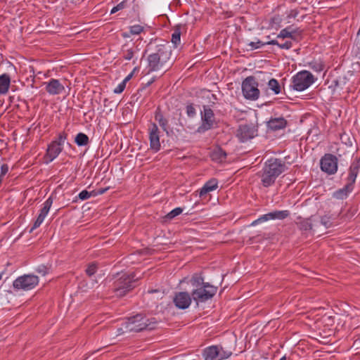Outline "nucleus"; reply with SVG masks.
Listing matches in <instances>:
<instances>
[{"instance_id":"obj_1","label":"nucleus","mask_w":360,"mask_h":360,"mask_svg":"<svg viewBox=\"0 0 360 360\" xmlns=\"http://www.w3.org/2000/svg\"><path fill=\"white\" fill-rule=\"evenodd\" d=\"M150 51L147 57V74L153 72H165L171 66L172 50L167 42L155 39L147 46Z\"/></svg>"},{"instance_id":"obj_2","label":"nucleus","mask_w":360,"mask_h":360,"mask_svg":"<svg viewBox=\"0 0 360 360\" xmlns=\"http://www.w3.org/2000/svg\"><path fill=\"white\" fill-rule=\"evenodd\" d=\"M286 166L280 159L268 160L261 171L259 176L263 186L269 187L274 184L276 179L285 172Z\"/></svg>"},{"instance_id":"obj_3","label":"nucleus","mask_w":360,"mask_h":360,"mask_svg":"<svg viewBox=\"0 0 360 360\" xmlns=\"http://www.w3.org/2000/svg\"><path fill=\"white\" fill-rule=\"evenodd\" d=\"M138 280L134 274H123L113 283L112 291L117 297H123L127 292L135 288Z\"/></svg>"},{"instance_id":"obj_4","label":"nucleus","mask_w":360,"mask_h":360,"mask_svg":"<svg viewBox=\"0 0 360 360\" xmlns=\"http://www.w3.org/2000/svg\"><path fill=\"white\" fill-rule=\"evenodd\" d=\"M151 322L146 316L138 314L134 316L129 317L127 321L124 322V328L127 331L138 333L143 330H152L154 328L151 326Z\"/></svg>"},{"instance_id":"obj_5","label":"nucleus","mask_w":360,"mask_h":360,"mask_svg":"<svg viewBox=\"0 0 360 360\" xmlns=\"http://www.w3.org/2000/svg\"><path fill=\"white\" fill-rule=\"evenodd\" d=\"M314 82L313 75L309 71L302 70L292 77L290 86L295 91H302L309 88Z\"/></svg>"},{"instance_id":"obj_6","label":"nucleus","mask_w":360,"mask_h":360,"mask_svg":"<svg viewBox=\"0 0 360 360\" xmlns=\"http://www.w3.org/2000/svg\"><path fill=\"white\" fill-rule=\"evenodd\" d=\"M242 91L246 99L256 101L259 98L260 91L258 89V82L255 77L249 76L243 81Z\"/></svg>"},{"instance_id":"obj_7","label":"nucleus","mask_w":360,"mask_h":360,"mask_svg":"<svg viewBox=\"0 0 360 360\" xmlns=\"http://www.w3.org/2000/svg\"><path fill=\"white\" fill-rule=\"evenodd\" d=\"M217 291V287L210 285V283L204 284L193 290L191 292L192 298L197 302H205L212 298Z\"/></svg>"},{"instance_id":"obj_8","label":"nucleus","mask_w":360,"mask_h":360,"mask_svg":"<svg viewBox=\"0 0 360 360\" xmlns=\"http://www.w3.org/2000/svg\"><path fill=\"white\" fill-rule=\"evenodd\" d=\"M201 120L202 123L196 131L198 133L202 134L213 128L215 118L214 112L210 107L203 106V111L201 112Z\"/></svg>"},{"instance_id":"obj_9","label":"nucleus","mask_w":360,"mask_h":360,"mask_svg":"<svg viewBox=\"0 0 360 360\" xmlns=\"http://www.w3.org/2000/svg\"><path fill=\"white\" fill-rule=\"evenodd\" d=\"M39 283V278L34 275H24L16 278L13 283L15 289L29 290L34 288Z\"/></svg>"},{"instance_id":"obj_10","label":"nucleus","mask_w":360,"mask_h":360,"mask_svg":"<svg viewBox=\"0 0 360 360\" xmlns=\"http://www.w3.org/2000/svg\"><path fill=\"white\" fill-rule=\"evenodd\" d=\"M320 165L323 172L333 174L338 169V159L334 155L328 153L321 159Z\"/></svg>"},{"instance_id":"obj_11","label":"nucleus","mask_w":360,"mask_h":360,"mask_svg":"<svg viewBox=\"0 0 360 360\" xmlns=\"http://www.w3.org/2000/svg\"><path fill=\"white\" fill-rule=\"evenodd\" d=\"M257 129L252 124H241L236 131V136L242 143L246 142L257 136Z\"/></svg>"},{"instance_id":"obj_12","label":"nucleus","mask_w":360,"mask_h":360,"mask_svg":"<svg viewBox=\"0 0 360 360\" xmlns=\"http://www.w3.org/2000/svg\"><path fill=\"white\" fill-rule=\"evenodd\" d=\"M148 134L150 141V148L154 151L158 152L160 149V130L155 123H151L148 127Z\"/></svg>"},{"instance_id":"obj_13","label":"nucleus","mask_w":360,"mask_h":360,"mask_svg":"<svg viewBox=\"0 0 360 360\" xmlns=\"http://www.w3.org/2000/svg\"><path fill=\"white\" fill-rule=\"evenodd\" d=\"M290 215L288 210H276L271 212H269L266 214H263L257 219L253 221L251 226H256L257 224L264 222L270 219H284Z\"/></svg>"},{"instance_id":"obj_14","label":"nucleus","mask_w":360,"mask_h":360,"mask_svg":"<svg viewBox=\"0 0 360 360\" xmlns=\"http://www.w3.org/2000/svg\"><path fill=\"white\" fill-rule=\"evenodd\" d=\"M52 204H53V199H52V197L50 196L43 203V207L40 210L39 214L37 218L34 221V224L30 230V233H32L34 229H37L38 227H39L41 226V224L43 223L45 217L48 214Z\"/></svg>"},{"instance_id":"obj_15","label":"nucleus","mask_w":360,"mask_h":360,"mask_svg":"<svg viewBox=\"0 0 360 360\" xmlns=\"http://www.w3.org/2000/svg\"><path fill=\"white\" fill-rule=\"evenodd\" d=\"M46 92L52 96L58 95L65 91V86L57 79H51L49 82H44Z\"/></svg>"},{"instance_id":"obj_16","label":"nucleus","mask_w":360,"mask_h":360,"mask_svg":"<svg viewBox=\"0 0 360 360\" xmlns=\"http://www.w3.org/2000/svg\"><path fill=\"white\" fill-rule=\"evenodd\" d=\"M173 300L176 307L185 309L190 306L191 297L187 292H179L176 293Z\"/></svg>"},{"instance_id":"obj_17","label":"nucleus","mask_w":360,"mask_h":360,"mask_svg":"<svg viewBox=\"0 0 360 360\" xmlns=\"http://www.w3.org/2000/svg\"><path fill=\"white\" fill-rule=\"evenodd\" d=\"M302 33V31L300 29H293L291 26H289L281 30L277 38H290L292 40L297 41L301 37Z\"/></svg>"},{"instance_id":"obj_18","label":"nucleus","mask_w":360,"mask_h":360,"mask_svg":"<svg viewBox=\"0 0 360 360\" xmlns=\"http://www.w3.org/2000/svg\"><path fill=\"white\" fill-rule=\"evenodd\" d=\"M359 169H360V159H356L352 163V165L349 167V175L347 177V184H351V186H354V184L355 183Z\"/></svg>"},{"instance_id":"obj_19","label":"nucleus","mask_w":360,"mask_h":360,"mask_svg":"<svg viewBox=\"0 0 360 360\" xmlns=\"http://www.w3.org/2000/svg\"><path fill=\"white\" fill-rule=\"evenodd\" d=\"M63 147H61L56 142H52L48 146L46 151V157L49 158L51 162L56 159L59 154L62 152Z\"/></svg>"},{"instance_id":"obj_20","label":"nucleus","mask_w":360,"mask_h":360,"mask_svg":"<svg viewBox=\"0 0 360 360\" xmlns=\"http://www.w3.org/2000/svg\"><path fill=\"white\" fill-rule=\"evenodd\" d=\"M155 120L158 122L162 129L168 134L169 129V121L165 117L159 107L155 112Z\"/></svg>"},{"instance_id":"obj_21","label":"nucleus","mask_w":360,"mask_h":360,"mask_svg":"<svg viewBox=\"0 0 360 360\" xmlns=\"http://www.w3.org/2000/svg\"><path fill=\"white\" fill-rule=\"evenodd\" d=\"M202 354L204 360H219V346L212 345L205 348Z\"/></svg>"},{"instance_id":"obj_22","label":"nucleus","mask_w":360,"mask_h":360,"mask_svg":"<svg viewBox=\"0 0 360 360\" xmlns=\"http://www.w3.org/2000/svg\"><path fill=\"white\" fill-rule=\"evenodd\" d=\"M287 125V121L283 117L271 118L268 122V127L273 130L277 131L283 129Z\"/></svg>"},{"instance_id":"obj_23","label":"nucleus","mask_w":360,"mask_h":360,"mask_svg":"<svg viewBox=\"0 0 360 360\" xmlns=\"http://www.w3.org/2000/svg\"><path fill=\"white\" fill-rule=\"evenodd\" d=\"M218 187V181L216 179H211L207 181L199 191V196L202 197L207 193L217 189Z\"/></svg>"},{"instance_id":"obj_24","label":"nucleus","mask_w":360,"mask_h":360,"mask_svg":"<svg viewBox=\"0 0 360 360\" xmlns=\"http://www.w3.org/2000/svg\"><path fill=\"white\" fill-rule=\"evenodd\" d=\"M353 188L354 186H351V184L347 183L342 188L334 192L333 197L336 199L343 200L347 197L348 194L352 191Z\"/></svg>"},{"instance_id":"obj_25","label":"nucleus","mask_w":360,"mask_h":360,"mask_svg":"<svg viewBox=\"0 0 360 360\" xmlns=\"http://www.w3.org/2000/svg\"><path fill=\"white\" fill-rule=\"evenodd\" d=\"M11 84V77L8 74L0 75V94L8 93Z\"/></svg>"},{"instance_id":"obj_26","label":"nucleus","mask_w":360,"mask_h":360,"mask_svg":"<svg viewBox=\"0 0 360 360\" xmlns=\"http://www.w3.org/2000/svg\"><path fill=\"white\" fill-rule=\"evenodd\" d=\"M312 221V217L306 219L300 218V221L297 222V225L302 231H311L313 229Z\"/></svg>"},{"instance_id":"obj_27","label":"nucleus","mask_w":360,"mask_h":360,"mask_svg":"<svg viewBox=\"0 0 360 360\" xmlns=\"http://www.w3.org/2000/svg\"><path fill=\"white\" fill-rule=\"evenodd\" d=\"M135 48L134 46L129 47L127 44H124L122 49V57L127 60L133 58L135 53Z\"/></svg>"},{"instance_id":"obj_28","label":"nucleus","mask_w":360,"mask_h":360,"mask_svg":"<svg viewBox=\"0 0 360 360\" xmlns=\"http://www.w3.org/2000/svg\"><path fill=\"white\" fill-rule=\"evenodd\" d=\"M75 142L78 146H84L88 145L89 139L86 134L80 132L77 134Z\"/></svg>"},{"instance_id":"obj_29","label":"nucleus","mask_w":360,"mask_h":360,"mask_svg":"<svg viewBox=\"0 0 360 360\" xmlns=\"http://www.w3.org/2000/svg\"><path fill=\"white\" fill-rule=\"evenodd\" d=\"M191 283L193 286L198 288L201 286H204V284H206L207 283L204 282V278L202 276L194 274L191 279Z\"/></svg>"},{"instance_id":"obj_30","label":"nucleus","mask_w":360,"mask_h":360,"mask_svg":"<svg viewBox=\"0 0 360 360\" xmlns=\"http://www.w3.org/2000/svg\"><path fill=\"white\" fill-rule=\"evenodd\" d=\"M181 39V30L180 26L177 25L174 27V32L172 34V42L176 46L180 43Z\"/></svg>"},{"instance_id":"obj_31","label":"nucleus","mask_w":360,"mask_h":360,"mask_svg":"<svg viewBox=\"0 0 360 360\" xmlns=\"http://www.w3.org/2000/svg\"><path fill=\"white\" fill-rule=\"evenodd\" d=\"M266 44L268 45H276L278 46L279 48L282 49H290L292 46V44L290 41H286L285 43H283V44H280L278 43V41L277 40H271V41H268L266 42Z\"/></svg>"},{"instance_id":"obj_32","label":"nucleus","mask_w":360,"mask_h":360,"mask_svg":"<svg viewBox=\"0 0 360 360\" xmlns=\"http://www.w3.org/2000/svg\"><path fill=\"white\" fill-rule=\"evenodd\" d=\"M309 67L316 72H320L323 70L324 65L321 60H312L309 63Z\"/></svg>"},{"instance_id":"obj_33","label":"nucleus","mask_w":360,"mask_h":360,"mask_svg":"<svg viewBox=\"0 0 360 360\" xmlns=\"http://www.w3.org/2000/svg\"><path fill=\"white\" fill-rule=\"evenodd\" d=\"M268 86L275 94H278L281 92V86L276 79H271L268 82Z\"/></svg>"},{"instance_id":"obj_34","label":"nucleus","mask_w":360,"mask_h":360,"mask_svg":"<svg viewBox=\"0 0 360 360\" xmlns=\"http://www.w3.org/2000/svg\"><path fill=\"white\" fill-rule=\"evenodd\" d=\"M98 264L96 262H91L88 264L85 271L89 276H91L96 274Z\"/></svg>"},{"instance_id":"obj_35","label":"nucleus","mask_w":360,"mask_h":360,"mask_svg":"<svg viewBox=\"0 0 360 360\" xmlns=\"http://www.w3.org/2000/svg\"><path fill=\"white\" fill-rule=\"evenodd\" d=\"M267 41L263 42L259 39H257L256 41H251L248 44V46L250 47L249 50H255L262 47L263 46L266 44Z\"/></svg>"},{"instance_id":"obj_36","label":"nucleus","mask_w":360,"mask_h":360,"mask_svg":"<svg viewBox=\"0 0 360 360\" xmlns=\"http://www.w3.org/2000/svg\"><path fill=\"white\" fill-rule=\"evenodd\" d=\"M67 139L68 134L65 131H62L58 134V138L52 142H56L60 146L63 147Z\"/></svg>"},{"instance_id":"obj_37","label":"nucleus","mask_w":360,"mask_h":360,"mask_svg":"<svg viewBox=\"0 0 360 360\" xmlns=\"http://www.w3.org/2000/svg\"><path fill=\"white\" fill-rule=\"evenodd\" d=\"M219 359L222 360L230 357L232 354V352L230 350H226L222 347L219 346Z\"/></svg>"},{"instance_id":"obj_38","label":"nucleus","mask_w":360,"mask_h":360,"mask_svg":"<svg viewBox=\"0 0 360 360\" xmlns=\"http://www.w3.org/2000/svg\"><path fill=\"white\" fill-rule=\"evenodd\" d=\"M144 27L140 25H134L129 27L130 34L135 35L139 34L143 32Z\"/></svg>"},{"instance_id":"obj_39","label":"nucleus","mask_w":360,"mask_h":360,"mask_svg":"<svg viewBox=\"0 0 360 360\" xmlns=\"http://www.w3.org/2000/svg\"><path fill=\"white\" fill-rule=\"evenodd\" d=\"M183 212V210L182 208L181 207H176L174 210H172L171 212H169L166 216H165V218L168 219H174L175 217L179 215L180 214H181Z\"/></svg>"},{"instance_id":"obj_40","label":"nucleus","mask_w":360,"mask_h":360,"mask_svg":"<svg viewBox=\"0 0 360 360\" xmlns=\"http://www.w3.org/2000/svg\"><path fill=\"white\" fill-rule=\"evenodd\" d=\"M281 22V18L278 15H275L272 16L269 20V26L271 28H274L276 26H278Z\"/></svg>"},{"instance_id":"obj_41","label":"nucleus","mask_w":360,"mask_h":360,"mask_svg":"<svg viewBox=\"0 0 360 360\" xmlns=\"http://www.w3.org/2000/svg\"><path fill=\"white\" fill-rule=\"evenodd\" d=\"M127 0H124L120 4H118L116 6L113 7L110 11V13H115L118 11L124 9L127 6Z\"/></svg>"},{"instance_id":"obj_42","label":"nucleus","mask_w":360,"mask_h":360,"mask_svg":"<svg viewBox=\"0 0 360 360\" xmlns=\"http://www.w3.org/2000/svg\"><path fill=\"white\" fill-rule=\"evenodd\" d=\"M186 109L188 117H193L196 115V111L193 104L187 105Z\"/></svg>"},{"instance_id":"obj_43","label":"nucleus","mask_w":360,"mask_h":360,"mask_svg":"<svg viewBox=\"0 0 360 360\" xmlns=\"http://www.w3.org/2000/svg\"><path fill=\"white\" fill-rule=\"evenodd\" d=\"M91 196H93V191L89 192L86 190L81 191L79 194V198L82 200L89 199Z\"/></svg>"},{"instance_id":"obj_44","label":"nucleus","mask_w":360,"mask_h":360,"mask_svg":"<svg viewBox=\"0 0 360 360\" xmlns=\"http://www.w3.org/2000/svg\"><path fill=\"white\" fill-rule=\"evenodd\" d=\"M321 223L326 228L330 227L333 225V223L330 221V217L326 215L321 217Z\"/></svg>"},{"instance_id":"obj_45","label":"nucleus","mask_w":360,"mask_h":360,"mask_svg":"<svg viewBox=\"0 0 360 360\" xmlns=\"http://www.w3.org/2000/svg\"><path fill=\"white\" fill-rule=\"evenodd\" d=\"M9 169L7 164H3L0 166V179L3 181L4 176L8 173Z\"/></svg>"},{"instance_id":"obj_46","label":"nucleus","mask_w":360,"mask_h":360,"mask_svg":"<svg viewBox=\"0 0 360 360\" xmlns=\"http://www.w3.org/2000/svg\"><path fill=\"white\" fill-rule=\"evenodd\" d=\"M126 84L125 82H122L118 86L114 89L115 94H121L125 89Z\"/></svg>"},{"instance_id":"obj_47","label":"nucleus","mask_w":360,"mask_h":360,"mask_svg":"<svg viewBox=\"0 0 360 360\" xmlns=\"http://www.w3.org/2000/svg\"><path fill=\"white\" fill-rule=\"evenodd\" d=\"M37 272L42 276H45L48 273V268L44 265L39 266L37 269Z\"/></svg>"},{"instance_id":"obj_48","label":"nucleus","mask_w":360,"mask_h":360,"mask_svg":"<svg viewBox=\"0 0 360 360\" xmlns=\"http://www.w3.org/2000/svg\"><path fill=\"white\" fill-rule=\"evenodd\" d=\"M108 190V188H100L97 191H93V196H96L97 195H102L105 193V191Z\"/></svg>"},{"instance_id":"obj_49","label":"nucleus","mask_w":360,"mask_h":360,"mask_svg":"<svg viewBox=\"0 0 360 360\" xmlns=\"http://www.w3.org/2000/svg\"><path fill=\"white\" fill-rule=\"evenodd\" d=\"M138 70H139V68H137V67L134 68L133 71L125 77V79L123 80V82H125V84H127V82L131 79L134 73Z\"/></svg>"},{"instance_id":"obj_50","label":"nucleus","mask_w":360,"mask_h":360,"mask_svg":"<svg viewBox=\"0 0 360 360\" xmlns=\"http://www.w3.org/2000/svg\"><path fill=\"white\" fill-rule=\"evenodd\" d=\"M155 80V77H153L152 78L150 81H148L146 84V86H149L151 84H153Z\"/></svg>"},{"instance_id":"obj_51","label":"nucleus","mask_w":360,"mask_h":360,"mask_svg":"<svg viewBox=\"0 0 360 360\" xmlns=\"http://www.w3.org/2000/svg\"><path fill=\"white\" fill-rule=\"evenodd\" d=\"M122 36H123L124 37H129V36H130V33H129V34H127V33H123V34H122Z\"/></svg>"},{"instance_id":"obj_52","label":"nucleus","mask_w":360,"mask_h":360,"mask_svg":"<svg viewBox=\"0 0 360 360\" xmlns=\"http://www.w3.org/2000/svg\"><path fill=\"white\" fill-rule=\"evenodd\" d=\"M118 332H119V334H121L122 333H123V332H122V328H120V329L118 330Z\"/></svg>"},{"instance_id":"obj_53","label":"nucleus","mask_w":360,"mask_h":360,"mask_svg":"<svg viewBox=\"0 0 360 360\" xmlns=\"http://www.w3.org/2000/svg\"><path fill=\"white\" fill-rule=\"evenodd\" d=\"M280 360H286L285 356H283Z\"/></svg>"}]
</instances>
